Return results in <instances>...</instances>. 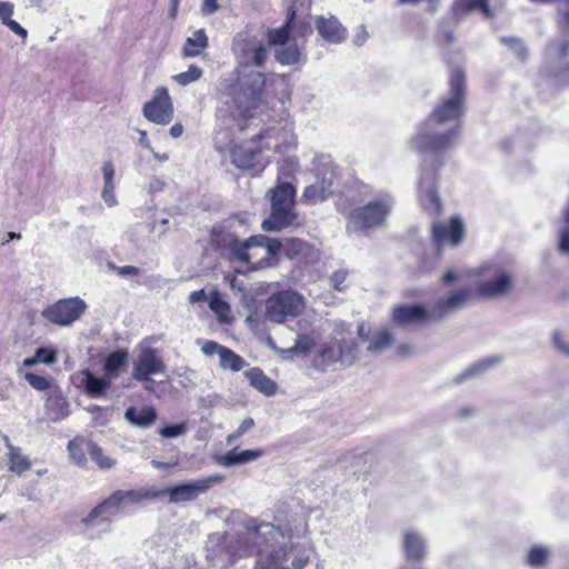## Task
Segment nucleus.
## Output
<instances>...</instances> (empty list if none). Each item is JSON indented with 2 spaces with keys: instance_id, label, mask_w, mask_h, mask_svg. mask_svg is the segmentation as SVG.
<instances>
[{
  "instance_id": "nucleus-36",
  "label": "nucleus",
  "mask_w": 569,
  "mask_h": 569,
  "mask_svg": "<svg viewBox=\"0 0 569 569\" xmlns=\"http://www.w3.org/2000/svg\"><path fill=\"white\" fill-rule=\"evenodd\" d=\"M274 56L277 61L281 64H295L300 60V50L296 43H288L277 47Z\"/></svg>"
},
{
  "instance_id": "nucleus-49",
  "label": "nucleus",
  "mask_w": 569,
  "mask_h": 569,
  "mask_svg": "<svg viewBox=\"0 0 569 569\" xmlns=\"http://www.w3.org/2000/svg\"><path fill=\"white\" fill-rule=\"evenodd\" d=\"M34 353L39 363L51 366L58 360L57 351L52 348L40 347Z\"/></svg>"
},
{
  "instance_id": "nucleus-23",
  "label": "nucleus",
  "mask_w": 569,
  "mask_h": 569,
  "mask_svg": "<svg viewBox=\"0 0 569 569\" xmlns=\"http://www.w3.org/2000/svg\"><path fill=\"white\" fill-rule=\"evenodd\" d=\"M124 418L134 427L148 429L156 422L158 413L153 407L149 406L142 408L129 407L124 412Z\"/></svg>"
},
{
  "instance_id": "nucleus-48",
  "label": "nucleus",
  "mask_w": 569,
  "mask_h": 569,
  "mask_svg": "<svg viewBox=\"0 0 569 569\" xmlns=\"http://www.w3.org/2000/svg\"><path fill=\"white\" fill-rule=\"evenodd\" d=\"M24 379L33 389L38 391H47L51 388V380L44 376L27 372L24 375Z\"/></svg>"
},
{
  "instance_id": "nucleus-29",
  "label": "nucleus",
  "mask_w": 569,
  "mask_h": 569,
  "mask_svg": "<svg viewBox=\"0 0 569 569\" xmlns=\"http://www.w3.org/2000/svg\"><path fill=\"white\" fill-rule=\"evenodd\" d=\"M263 455V451L260 449L257 450H243L241 452H237L236 449L228 451L223 456H219L217 458V462L223 467H233L239 465H244L250 461L259 459Z\"/></svg>"
},
{
  "instance_id": "nucleus-52",
  "label": "nucleus",
  "mask_w": 569,
  "mask_h": 569,
  "mask_svg": "<svg viewBox=\"0 0 569 569\" xmlns=\"http://www.w3.org/2000/svg\"><path fill=\"white\" fill-rule=\"evenodd\" d=\"M347 277H348V272L346 270H343V269L336 270L330 276L331 287L338 291H343L347 288V286L345 284Z\"/></svg>"
},
{
  "instance_id": "nucleus-42",
  "label": "nucleus",
  "mask_w": 569,
  "mask_h": 569,
  "mask_svg": "<svg viewBox=\"0 0 569 569\" xmlns=\"http://www.w3.org/2000/svg\"><path fill=\"white\" fill-rule=\"evenodd\" d=\"M395 342V337L389 331L376 335L367 347V350L380 353L389 349Z\"/></svg>"
},
{
  "instance_id": "nucleus-12",
  "label": "nucleus",
  "mask_w": 569,
  "mask_h": 569,
  "mask_svg": "<svg viewBox=\"0 0 569 569\" xmlns=\"http://www.w3.org/2000/svg\"><path fill=\"white\" fill-rule=\"evenodd\" d=\"M143 116L156 124H168L173 118V106L166 88L159 87L154 90L152 100L144 103Z\"/></svg>"
},
{
  "instance_id": "nucleus-38",
  "label": "nucleus",
  "mask_w": 569,
  "mask_h": 569,
  "mask_svg": "<svg viewBox=\"0 0 569 569\" xmlns=\"http://www.w3.org/2000/svg\"><path fill=\"white\" fill-rule=\"evenodd\" d=\"M548 54L557 60L560 67L569 69V40L550 43Z\"/></svg>"
},
{
  "instance_id": "nucleus-56",
  "label": "nucleus",
  "mask_w": 569,
  "mask_h": 569,
  "mask_svg": "<svg viewBox=\"0 0 569 569\" xmlns=\"http://www.w3.org/2000/svg\"><path fill=\"white\" fill-rule=\"evenodd\" d=\"M117 272H118L119 276H122V277H127V276L134 277V276H139L140 274L139 268H137L134 266H122V267H119V268H117Z\"/></svg>"
},
{
  "instance_id": "nucleus-51",
  "label": "nucleus",
  "mask_w": 569,
  "mask_h": 569,
  "mask_svg": "<svg viewBox=\"0 0 569 569\" xmlns=\"http://www.w3.org/2000/svg\"><path fill=\"white\" fill-rule=\"evenodd\" d=\"M558 250L562 254H569V226L558 227Z\"/></svg>"
},
{
  "instance_id": "nucleus-6",
  "label": "nucleus",
  "mask_w": 569,
  "mask_h": 569,
  "mask_svg": "<svg viewBox=\"0 0 569 569\" xmlns=\"http://www.w3.org/2000/svg\"><path fill=\"white\" fill-rule=\"evenodd\" d=\"M515 288L512 273L499 263H487L479 269L476 292L482 299H501Z\"/></svg>"
},
{
  "instance_id": "nucleus-13",
  "label": "nucleus",
  "mask_w": 569,
  "mask_h": 569,
  "mask_svg": "<svg viewBox=\"0 0 569 569\" xmlns=\"http://www.w3.org/2000/svg\"><path fill=\"white\" fill-rule=\"evenodd\" d=\"M122 496L121 490H117L96 506L88 516L82 519L84 527L93 528L101 525H109V518L114 516L120 508L126 507Z\"/></svg>"
},
{
  "instance_id": "nucleus-63",
  "label": "nucleus",
  "mask_w": 569,
  "mask_h": 569,
  "mask_svg": "<svg viewBox=\"0 0 569 569\" xmlns=\"http://www.w3.org/2000/svg\"><path fill=\"white\" fill-rule=\"evenodd\" d=\"M459 279V276L456 271L453 270H448L443 277H442V282L445 284H448V283H452L455 281H457Z\"/></svg>"
},
{
  "instance_id": "nucleus-58",
  "label": "nucleus",
  "mask_w": 569,
  "mask_h": 569,
  "mask_svg": "<svg viewBox=\"0 0 569 569\" xmlns=\"http://www.w3.org/2000/svg\"><path fill=\"white\" fill-rule=\"evenodd\" d=\"M13 4L8 1L0 2V19L11 18L13 14Z\"/></svg>"
},
{
  "instance_id": "nucleus-31",
  "label": "nucleus",
  "mask_w": 569,
  "mask_h": 569,
  "mask_svg": "<svg viewBox=\"0 0 569 569\" xmlns=\"http://www.w3.org/2000/svg\"><path fill=\"white\" fill-rule=\"evenodd\" d=\"M4 442L8 448L9 470L17 475L29 470L31 467L29 458L23 456L20 448L14 447L8 437H4Z\"/></svg>"
},
{
  "instance_id": "nucleus-4",
  "label": "nucleus",
  "mask_w": 569,
  "mask_h": 569,
  "mask_svg": "<svg viewBox=\"0 0 569 569\" xmlns=\"http://www.w3.org/2000/svg\"><path fill=\"white\" fill-rule=\"evenodd\" d=\"M222 242L230 260L252 266L253 269L271 266L272 258L279 253L280 248L276 238L263 234H256L241 241L228 233L223 237Z\"/></svg>"
},
{
  "instance_id": "nucleus-64",
  "label": "nucleus",
  "mask_w": 569,
  "mask_h": 569,
  "mask_svg": "<svg viewBox=\"0 0 569 569\" xmlns=\"http://www.w3.org/2000/svg\"><path fill=\"white\" fill-rule=\"evenodd\" d=\"M559 224L569 226V198H568L567 203L565 204V207L561 210V218H560Z\"/></svg>"
},
{
  "instance_id": "nucleus-5",
  "label": "nucleus",
  "mask_w": 569,
  "mask_h": 569,
  "mask_svg": "<svg viewBox=\"0 0 569 569\" xmlns=\"http://www.w3.org/2000/svg\"><path fill=\"white\" fill-rule=\"evenodd\" d=\"M297 219L295 211V188L291 183H280L271 190V213L261 223L266 232L281 231L293 224Z\"/></svg>"
},
{
  "instance_id": "nucleus-43",
  "label": "nucleus",
  "mask_w": 569,
  "mask_h": 569,
  "mask_svg": "<svg viewBox=\"0 0 569 569\" xmlns=\"http://www.w3.org/2000/svg\"><path fill=\"white\" fill-rule=\"evenodd\" d=\"M87 443L88 442L83 438H74L68 443V451L70 458L73 460L74 463L79 466L84 465V462L87 461L86 451L83 449V446L87 447Z\"/></svg>"
},
{
  "instance_id": "nucleus-18",
  "label": "nucleus",
  "mask_w": 569,
  "mask_h": 569,
  "mask_svg": "<svg viewBox=\"0 0 569 569\" xmlns=\"http://www.w3.org/2000/svg\"><path fill=\"white\" fill-rule=\"evenodd\" d=\"M432 320L431 311L428 312L420 305H400L392 309L391 321L398 327H409Z\"/></svg>"
},
{
  "instance_id": "nucleus-20",
  "label": "nucleus",
  "mask_w": 569,
  "mask_h": 569,
  "mask_svg": "<svg viewBox=\"0 0 569 569\" xmlns=\"http://www.w3.org/2000/svg\"><path fill=\"white\" fill-rule=\"evenodd\" d=\"M419 186L423 208L430 213H438L441 203L435 189V174L431 171H423Z\"/></svg>"
},
{
  "instance_id": "nucleus-27",
  "label": "nucleus",
  "mask_w": 569,
  "mask_h": 569,
  "mask_svg": "<svg viewBox=\"0 0 569 569\" xmlns=\"http://www.w3.org/2000/svg\"><path fill=\"white\" fill-rule=\"evenodd\" d=\"M279 243V252H283L289 259L308 258L312 256V248L306 241L298 238H286Z\"/></svg>"
},
{
  "instance_id": "nucleus-28",
  "label": "nucleus",
  "mask_w": 569,
  "mask_h": 569,
  "mask_svg": "<svg viewBox=\"0 0 569 569\" xmlns=\"http://www.w3.org/2000/svg\"><path fill=\"white\" fill-rule=\"evenodd\" d=\"M103 188L101 191V198L109 208L117 206L118 201L116 198V184H114V166L112 162L107 161L101 167Z\"/></svg>"
},
{
  "instance_id": "nucleus-15",
  "label": "nucleus",
  "mask_w": 569,
  "mask_h": 569,
  "mask_svg": "<svg viewBox=\"0 0 569 569\" xmlns=\"http://www.w3.org/2000/svg\"><path fill=\"white\" fill-rule=\"evenodd\" d=\"M357 357L356 343L353 339L332 340L326 346L320 358L325 363L340 362L342 365H350Z\"/></svg>"
},
{
  "instance_id": "nucleus-3",
  "label": "nucleus",
  "mask_w": 569,
  "mask_h": 569,
  "mask_svg": "<svg viewBox=\"0 0 569 569\" xmlns=\"http://www.w3.org/2000/svg\"><path fill=\"white\" fill-rule=\"evenodd\" d=\"M466 78L456 69L450 78V90L425 121L420 131L412 137L411 147L419 152H441L451 148L458 136V126L442 129L447 123H455L465 111Z\"/></svg>"
},
{
  "instance_id": "nucleus-44",
  "label": "nucleus",
  "mask_w": 569,
  "mask_h": 569,
  "mask_svg": "<svg viewBox=\"0 0 569 569\" xmlns=\"http://www.w3.org/2000/svg\"><path fill=\"white\" fill-rule=\"evenodd\" d=\"M549 557V550L542 546H533L527 556V562L529 566L539 568L542 567Z\"/></svg>"
},
{
  "instance_id": "nucleus-41",
  "label": "nucleus",
  "mask_w": 569,
  "mask_h": 569,
  "mask_svg": "<svg viewBox=\"0 0 569 569\" xmlns=\"http://www.w3.org/2000/svg\"><path fill=\"white\" fill-rule=\"evenodd\" d=\"M87 450L90 458L97 462L100 469L108 470L116 465V460L104 456L102 449L94 442L88 441Z\"/></svg>"
},
{
  "instance_id": "nucleus-61",
  "label": "nucleus",
  "mask_w": 569,
  "mask_h": 569,
  "mask_svg": "<svg viewBox=\"0 0 569 569\" xmlns=\"http://www.w3.org/2000/svg\"><path fill=\"white\" fill-rule=\"evenodd\" d=\"M189 301L191 303L207 301V295H206L204 290L201 289V290L192 291L189 296Z\"/></svg>"
},
{
  "instance_id": "nucleus-33",
  "label": "nucleus",
  "mask_w": 569,
  "mask_h": 569,
  "mask_svg": "<svg viewBox=\"0 0 569 569\" xmlns=\"http://www.w3.org/2000/svg\"><path fill=\"white\" fill-rule=\"evenodd\" d=\"M316 339L313 333L298 335L295 345L288 349H281L280 352L284 359H289L292 356H307L315 346Z\"/></svg>"
},
{
  "instance_id": "nucleus-10",
  "label": "nucleus",
  "mask_w": 569,
  "mask_h": 569,
  "mask_svg": "<svg viewBox=\"0 0 569 569\" xmlns=\"http://www.w3.org/2000/svg\"><path fill=\"white\" fill-rule=\"evenodd\" d=\"M86 310L87 303L81 298L73 297L60 299L47 307L42 317L57 326L68 327L79 320Z\"/></svg>"
},
{
  "instance_id": "nucleus-8",
  "label": "nucleus",
  "mask_w": 569,
  "mask_h": 569,
  "mask_svg": "<svg viewBox=\"0 0 569 569\" xmlns=\"http://www.w3.org/2000/svg\"><path fill=\"white\" fill-rule=\"evenodd\" d=\"M305 309L303 299L297 292L283 290L271 295L266 302L268 320L282 323L288 318L297 317Z\"/></svg>"
},
{
  "instance_id": "nucleus-16",
  "label": "nucleus",
  "mask_w": 569,
  "mask_h": 569,
  "mask_svg": "<svg viewBox=\"0 0 569 569\" xmlns=\"http://www.w3.org/2000/svg\"><path fill=\"white\" fill-rule=\"evenodd\" d=\"M463 234L465 228L459 217L452 218L448 224L445 222L432 224L433 241L439 249L447 244L457 246L463 239Z\"/></svg>"
},
{
  "instance_id": "nucleus-60",
  "label": "nucleus",
  "mask_w": 569,
  "mask_h": 569,
  "mask_svg": "<svg viewBox=\"0 0 569 569\" xmlns=\"http://www.w3.org/2000/svg\"><path fill=\"white\" fill-rule=\"evenodd\" d=\"M396 353L399 358H406L415 353V348L410 345L403 343L397 348Z\"/></svg>"
},
{
  "instance_id": "nucleus-9",
  "label": "nucleus",
  "mask_w": 569,
  "mask_h": 569,
  "mask_svg": "<svg viewBox=\"0 0 569 569\" xmlns=\"http://www.w3.org/2000/svg\"><path fill=\"white\" fill-rule=\"evenodd\" d=\"M317 181L303 191L302 199L308 203L323 201L331 193V186L335 178V167L329 156L321 154L313 160Z\"/></svg>"
},
{
  "instance_id": "nucleus-1",
  "label": "nucleus",
  "mask_w": 569,
  "mask_h": 569,
  "mask_svg": "<svg viewBox=\"0 0 569 569\" xmlns=\"http://www.w3.org/2000/svg\"><path fill=\"white\" fill-rule=\"evenodd\" d=\"M207 560L228 566L234 557L256 553L258 569H303L312 549L307 541H293L289 532L272 523L247 527L241 533L214 532L206 542Z\"/></svg>"
},
{
  "instance_id": "nucleus-7",
  "label": "nucleus",
  "mask_w": 569,
  "mask_h": 569,
  "mask_svg": "<svg viewBox=\"0 0 569 569\" xmlns=\"http://www.w3.org/2000/svg\"><path fill=\"white\" fill-rule=\"evenodd\" d=\"M391 209L392 201L390 197H383L355 208L349 214L347 229L368 234L370 231L385 226Z\"/></svg>"
},
{
  "instance_id": "nucleus-21",
  "label": "nucleus",
  "mask_w": 569,
  "mask_h": 569,
  "mask_svg": "<svg viewBox=\"0 0 569 569\" xmlns=\"http://www.w3.org/2000/svg\"><path fill=\"white\" fill-rule=\"evenodd\" d=\"M124 506L142 505L156 501L163 497L161 488L156 486L141 487L139 489L121 490Z\"/></svg>"
},
{
  "instance_id": "nucleus-55",
  "label": "nucleus",
  "mask_w": 569,
  "mask_h": 569,
  "mask_svg": "<svg viewBox=\"0 0 569 569\" xmlns=\"http://www.w3.org/2000/svg\"><path fill=\"white\" fill-rule=\"evenodd\" d=\"M224 346L222 345H219L218 342L216 341H206L201 348V351L206 355V356H212L214 353L219 355L222 352V350H224Z\"/></svg>"
},
{
  "instance_id": "nucleus-17",
  "label": "nucleus",
  "mask_w": 569,
  "mask_h": 569,
  "mask_svg": "<svg viewBox=\"0 0 569 569\" xmlns=\"http://www.w3.org/2000/svg\"><path fill=\"white\" fill-rule=\"evenodd\" d=\"M470 297L468 288H460L448 297L439 298L431 308L432 320H439L446 316L462 309Z\"/></svg>"
},
{
  "instance_id": "nucleus-26",
  "label": "nucleus",
  "mask_w": 569,
  "mask_h": 569,
  "mask_svg": "<svg viewBox=\"0 0 569 569\" xmlns=\"http://www.w3.org/2000/svg\"><path fill=\"white\" fill-rule=\"evenodd\" d=\"M260 150L251 146H234L231 151L232 163L242 170H248L257 164V158Z\"/></svg>"
},
{
  "instance_id": "nucleus-24",
  "label": "nucleus",
  "mask_w": 569,
  "mask_h": 569,
  "mask_svg": "<svg viewBox=\"0 0 569 569\" xmlns=\"http://www.w3.org/2000/svg\"><path fill=\"white\" fill-rule=\"evenodd\" d=\"M80 382L88 396L91 398L102 397L110 388V378H100L93 375L89 370H84L80 373Z\"/></svg>"
},
{
  "instance_id": "nucleus-30",
  "label": "nucleus",
  "mask_w": 569,
  "mask_h": 569,
  "mask_svg": "<svg viewBox=\"0 0 569 569\" xmlns=\"http://www.w3.org/2000/svg\"><path fill=\"white\" fill-rule=\"evenodd\" d=\"M244 376L254 389L267 397L273 396L277 391V383L268 378L259 368H251L244 372Z\"/></svg>"
},
{
  "instance_id": "nucleus-11",
  "label": "nucleus",
  "mask_w": 569,
  "mask_h": 569,
  "mask_svg": "<svg viewBox=\"0 0 569 569\" xmlns=\"http://www.w3.org/2000/svg\"><path fill=\"white\" fill-rule=\"evenodd\" d=\"M222 480L223 476L216 473L191 482L161 488V490L163 491V497H168L170 503H182L194 500L199 495L204 493Z\"/></svg>"
},
{
  "instance_id": "nucleus-46",
  "label": "nucleus",
  "mask_w": 569,
  "mask_h": 569,
  "mask_svg": "<svg viewBox=\"0 0 569 569\" xmlns=\"http://www.w3.org/2000/svg\"><path fill=\"white\" fill-rule=\"evenodd\" d=\"M500 41L501 43L508 46L521 61L527 59L528 50L520 39L513 37H502L500 38Z\"/></svg>"
},
{
  "instance_id": "nucleus-14",
  "label": "nucleus",
  "mask_w": 569,
  "mask_h": 569,
  "mask_svg": "<svg viewBox=\"0 0 569 569\" xmlns=\"http://www.w3.org/2000/svg\"><path fill=\"white\" fill-rule=\"evenodd\" d=\"M166 365L153 348H144L133 362L132 378L137 381H148L152 375L162 373Z\"/></svg>"
},
{
  "instance_id": "nucleus-25",
  "label": "nucleus",
  "mask_w": 569,
  "mask_h": 569,
  "mask_svg": "<svg viewBox=\"0 0 569 569\" xmlns=\"http://www.w3.org/2000/svg\"><path fill=\"white\" fill-rule=\"evenodd\" d=\"M46 415L51 421H60L69 416V405L60 391L48 395L46 400Z\"/></svg>"
},
{
  "instance_id": "nucleus-35",
  "label": "nucleus",
  "mask_w": 569,
  "mask_h": 569,
  "mask_svg": "<svg viewBox=\"0 0 569 569\" xmlns=\"http://www.w3.org/2000/svg\"><path fill=\"white\" fill-rule=\"evenodd\" d=\"M502 361L501 356H491L489 358L482 359L476 363H473L471 367L466 369L461 376L459 377V380H465L471 377L479 376L487 371L488 369L492 368L493 366L499 365Z\"/></svg>"
},
{
  "instance_id": "nucleus-59",
  "label": "nucleus",
  "mask_w": 569,
  "mask_h": 569,
  "mask_svg": "<svg viewBox=\"0 0 569 569\" xmlns=\"http://www.w3.org/2000/svg\"><path fill=\"white\" fill-rule=\"evenodd\" d=\"M218 8L217 0H203L201 11L203 14H212Z\"/></svg>"
},
{
  "instance_id": "nucleus-19",
  "label": "nucleus",
  "mask_w": 569,
  "mask_h": 569,
  "mask_svg": "<svg viewBox=\"0 0 569 569\" xmlns=\"http://www.w3.org/2000/svg\"><path fill=\"white\" fill-rule=\"evenodd\" d=\"M402 548L405 558L409 562L419 563L425 560L428 553L425 537L415 529H408L403 532Z\"/></svg>"
},
{
  "instance_id": "nucleus-22",
  "label": "nucleus",
  "mask_w": 569,
  "mask_h": 569,
  "mask_svg": "<svg viewBox=\"0 0 569 569\" xmlns=\"http://www.w3.org/2000/svg\"><path fill=\"white\" fill-rule=\"evenodd\" d=\"M316 28L319 34L331 43H339L346 37V29L339 23L335 17L316 19Z\"/></svg>"
},
{
  "instance_id": "nucleus-53",
  "label": "nucleus",
  "mask_w": 569,
  "mask_h": 569,
  "mask_svg": "<svg viewBox=\"0 0 569 569\" xmlns=\"http://www.w3.org/2000/svg\"><path fill=\"white\" fill-rule=\"evenodd\" d=\"M551 341L557 351L569 357V343L565 340L561 332L555 331L551 336Z\"/></svg>"
},
{
  "instance_id": "nucleus-37",
  "label": "nucleus",
  "mask_w": 569,
  "mask_h": 569,
  "mask_svg": "<svg viewBox=\"0 0 569 569\" xmlns=\"http://www.w3.org/2000/svg\"><path fill=\"white\" fill-rule=\"evenodd\" d=\"M293 18H295V11H292L289 14L287 22L282 27L268 31V42L270 44L276 46V48L288 44V39H289V34H290V24H291Z\"/></svg>"
},
{
  "instance_id": "nucleus-50",
  "label": "nucleus",
  "mask_w": 569,
  "mask_h": 569,
  "mask_svg": "<svg viewBox=\"0 0 569 569\" xmlns=\"http://www.w3.org/2000/svg\"><path fill=\"white\" fill-rule=\"evenodd\" d=\"M253 426H254V421L252 418L248 417V418L243 419L242 422L240 423V426L238 427V429L227 437V443L228 445L233 443L239 438H241L244 433H247L249 430H251L253 428Z\"/></svg>"
},
{
  "instance_id": "nucleus-47",
  "label": "nucleus",
  "mask_w": 569,
  "mask_h": 569,
  "mask_svg": "<svg viewBox=\"0 0 569 569\" xmlns=\"http://www.w3.org/2000/svg\"><path fill=\"white\" fill-rule=\"evenodd\" d=\"M188 431V425L187 422H180L176 425H168L162 427L159 430V435L162 438L172 439V438H179Z\"/></svg>"
},
{
  "instance_id": "nucleus-39",
  "label": "nucleus",
  "mask_w": 569,
  "mask_h": 569,
  "mask_svg": "<svg viewBox=\"0 0 569 569\" xmlns=\"http://www.w3.org/2000/svg\"><path fill=\"white\" fill-rule=\"evenodd\" d=\"M220 358V367L222 369H229L233 372H238L246 367V361L236 352H233L229 348H224L219 356Z\"/></svg>"
},
{
  "instance_id": "nucleus-2",
  "label": "nucleus",
  "mask_w": 569,
  "mask_h": 569,
  "mask_svg": "<svg viewBox=\"0 0 569 569\" xmlns=\"http://www.w3.org/2000/svg\"><path fill=\"white\" fill-rule=\"evenodd\" d=\"M231 49L238 67L232 73L233 82L227 88L226 103L234 120H247L261 106L266 86L264 74L252 67L261 68L268 59V51L263 41L249 31L239 32Z\"/></svg>"
},
{
  "instance_id": "nucleus-34",
  "label": "nucleus",
  "mask_w": 569,
  "mask_h": 569,
  "mask_svg": "<svg viewBox=\"0 0 569 569\" xmlns=\"http://www.w3.org/2000/svg\"><path fill=\"white\" fill-rule=\"evenodd\" d=\"M475 9H480L487 18L492 17V11L487 0H456L452 7L455 16H461Z\"/></svg>"
},
{
  "instance_id": "nucleus-54",
  "label": "nucleus",
  "mask_w": 569,
  "mask_h": 569,
  "mask_svg": "<svg viewBox=\"0 0 569 569\" xmlns=\"http://www.w3.org/2000/svg\"><path fill=\"white\" fill-rule=\"evenodd\" d=\"M210 308L220 315L221 317L224 316V313H228L230 311V307L227 302H224L220 297L216 293L213 297H211L209 302Z\"/></svg>"
},
{
  "instance_id": "nucleus-57",
  "label": "nucleus",
  "mask_w": 569,
  "mask_h": 569,
  "mask_svg": "<svg viewBox=\"0 0 569 569\" xmlns=\"http://www.w3.org/2000/svg\"><path fill=\"white\" fill-rule=\"evenodd\" d=\"M7 27L17 36L21 37L22 39H26L28 36V31L21 27L17 21L8 22Z\"/></svg>"
},
{
  "instance_id": "nucleus-45",
  "label": "nucleus",
  "mask_w": 569,
  "mask_h": 569,
  "mask_svg": "<svg viewBox=\"0 0 569 569\" xmlns=\"http://www.w3.org/2000/svg\"><path fill=\"white\" fill-rule=\"evenodd\" d=\"M202 74L203 70L200 67L196 64H190L187 71L173 76V80L178 82L180 86L184 87L191 82L199 80L202 77Z\"/></svg>"
},
{
  "instance_id": "nucleus-40",
  "label": "nucleus",
  "mask_w": 569,
  "mask_h": 569,
  "mask_svg": "<svg viewBox=\"0 0 569 569\" xmlns=\"http://www.w3.org/2000/svg\"><path fill=\"white\" fill-rule=\"evenodd\" d=\"M128 361L127 350H117L108 355L103 363V370L108 376L117 373Z\"/></svg>"
},
{
  "instance_id": "nucleus-32",
  "label": "nucleus",
  "mask_w": 569,
  "mask_h": 569,
  "mask_svg": "<svg viewBox=\"0 0 569 569\" xmlns=\"http://www.w3.org/2000/svg\"><path fill=\"white\" fill-rule=\"evenodd\" d=\"M208 47V37L203 29L193 32L188 37L182 47V56L186 58L198 57Z\"/></svg>"
},
{
  "instance_id": "nucleus-62",
  "label": "nucleus",
  "mask_w": 569,
  "mask_h": 569,
  "mask_svg": "<svg viewBox=\"0 0 569 569\" xmlns=\"http://www.w3.org/2000/svg\"><path fill=\"white\" fill-rule=\"evenodd\" d=\"M139 134H140V138H139L140 146L149 151H152V147H151L148 136H147V131L139 130Z\"/></svg>"
}]
</instances>
